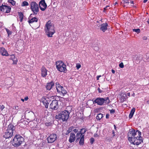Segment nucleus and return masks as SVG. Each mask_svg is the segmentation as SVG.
<instances>
[{"label": "nucleus", "mask_w": 149, "mask_h": 149, "mask_svg": "<svg viewBox=\"0 0 149 149\" xmlns=\"http://www.w3.org/2000/svg\"><path fill=\"white\" fill-rule=\"evenodd\" d=\"M45 31L49 37H52L53 35L55 33L54 25L50 21H49L46 23L45 27Z\"/></svg>", "instance_id": "1"}, {"label": "nucleus", "mask_w": 149, "mask_h": 149, "mask_svg": "<svg viewBox=\"0 0 149 149\" xmlns=\"http://www.w3.org/2000/svg\"><path fill=\"white\" fill-rule=\"evenodd\" d=\"M70 113L65 110L60 112L56 116V119L62 120L63 121H66L69 116Z\"/></svg>", "instance_id": "2"}, {"label": "nucleus", "mask_w": 149, "mask_h": 149, "mask_svg": "<svg viewBox=\"0 0 149 149\" xmlns=\"http://www.w3.org/2000/svg\"><path fill=\"white\" fill-rule=\"evenodd\" d=\"M23 138L19 135H16L11 141L12 145L15 147H17L20 146L24 141Z\"/></svg>", "instance_id": "3"}, {"label": "nucleus", "mask_w": 149, "mask_h": 149, "mask_svg": "<svg viewBox=\"0 0 149 149\" xmlns=\"http://www.w3.org/2000/svg\"><path fill=\"white\" fill-rule=\"evenodd\" d=\"M56 68L61 72H65L67 71L66 65L61 61H58L56 62Z\"/></svg>", "instance_id": "4"}, {"label": "nucleus", "mask_w": 149, "mask_h": 149, "mask_svg": "<svg viewBox=\"0 0 149 149\" xmlns=\"http://www.w3.org/2000/svg\"><path fill=\"white\" fill-rule=\"evenodd\" d=\"M110 100L108 97L104 98H98L95 99L93 102V103H97L98 105H102L104 103L107 104H109Z\"/></svg>", "instance_id": "5"}, {"label": "nucleus", "mask_w": 149, "mask_h": 149, "mask_svg": "<svg viewBox=\"0 0 149 149\" xmlns=\"http://www.w3.org/2000/svg\"><path fill=\"white\" fill-rule=\"evenodd\" d=\"M140 137H128V139L129 141L134 145H138L143 142V140L142 139H139Z\"/></svg>", "instance_id": "6"}, {"label": "nucleus", "mask_w": 149, "mask_h": 149, "mask_svg": "<svg viewBox=\"0 0 149 149\" xmlns=\"http://www.w3.org/2000/svg\"><path fill=\"white\" fill-rule=\"evenodd\" d=\"M30 8L34 14H38L39 11V6L35 2L33 1L31 3Z\"/></svg>", "instance_id": "7"}, {"label": "nucleus", "mask_w": 149, "mask_h": 149, "mask_svg": "<svg viewBox=\"0 0 149 149\" xmlns=\"http://www.w3.org/2000/svg\"><path fill=\"white\" fill-rule=\"evenodd\" d=\"M57 136L55 134H52L47 138V142L49 143H52L54 142L57 139Z\"/></svg>", "instance_id": "8"}, {"label": "nucleus", "mask_w": 149, "mask_h": 149, "mask_svg": "<svg viewBox=\"0 0 149 149\" xmlns=\"http://www.w3.org/2000/svg\"><path fill=\"white\" fill-rule=\"evenodd\" d=\"M50 107L51 109L56 110L58 108V102L56 100H53L50 104Z\"/></svg>", "instance_id": "9"}, {"label": "nucleus", "mask_w": 149, "mask_h": 149, "mask_svg": "<svg viewBox=\"0 0 149 149\" xmlns=\"http://www.w3.org/2000/svg\"><path fill=\"white\" fill-rule=\"evenodd\" d=\"M39 6L42 11H44L45 10L47 5L44 0H42L39 2Z\"/></svg>", "instance_id": "10"}, {"label": "nucleus", "mask_w": 149, "mask_h": 149, "mask_svg": "<svg viewBox=\"0 0 149 149\" xmlns=\"http://www.w3.org/2000/svg\"><path fill=\"white\" fill-rule=\"evenodd\" d=\"M28 122L26 120H24L23 119L21 120H20L19 121L18 123V124L22 127H26V125H28Z\"/></svg>", "instance_id": "11"}, {"label": "nucleus", "mask_w": 149, "mask_h": 149, "mask_svg": "<svg viewBox=\"0 0 149 149\" xmlns=\"http://www.w3.org/2000/svg\"><path fill=\"white\" fill-rule=\"evenodd\" d=\"M15 127L11 124H10L8 127V128L6 130L7 132H11L13 134L14 132L15 131Z\"/></svg>", "instance_id": "12"}, {"label": "nucleus", "mask_w": 149, "mask_h": 149, "mask_svg": "<svg viewBox=\"0 0 149 149\" xmlns=\"http://www.w3.org/2000/svg\"><path fill=\"white\" fill-rule=\"evenodd\" d=\"M2 6L3 8L1 9L2 12H5L6 13H8L10 12L11 8L9 6H3V5Z\"/></svg>", "instance_id": "13"}, {"label": "nucleus", "mask_w": 149, "mask_h": 149, "mask_svg": "<svg viewBox=\"0 0 149 149\" xmlns=\"http://www.w3.org/2000/svg\"><path fill=\"white\" fill-rule=\"evenodd\" d=\"M107 26L108 24L106 23L102 24L100 26V30L103 32H104L107 29Z\"/></svg>", "instance_id": "14"}, {"label": "nucleus", "mask_w": 149, "mask_h": 149, "mask_svg": "<svg viewBox=\"0 0 149 149\" xmlns=\"http://www.w3.org/2000/svg\"><path fill=\"white\" fill-rule=\"evenodd\" d=\"M75 139V134L73 133H71L69 140V142L71 143H72L74 141Z\"/></svg>", "instance_id": "15"}, {"label": "nucleus", "mask_w": 149, "mask_h": 149, "mask_svg": "<svg viewBox=\"0 0 149 149\" xmlns=\"http://www.w3.org/2000/svg\"><path fill=\"white\" fill-rule=\"evenodd\" d=\"M41 75L43 77H45L47 75V70L44 67H42L41 69Z\"/></svg>", "instance_id": "16"}, {"label": "nucleus", "mask_w": 149, "mask_h": 149, "mask_svg": "<svg viewBox=\"0 0 149 149\" xmlns=\"http://www.w3.org/2000/svg\"><path fill=\"white\" fill-rule=\"evenodd\" d=\"M0 52L3 56H8V55L5 49L3 47H1L0 48Z\"/></svg>", "instance_id": "17"}, {"label": "nucleus", "mask_w": 149, "mask_h": 149, "mask_svg": "<svg viewBox=\"0 0 149 149\" xmlns=\"http://www.w3.org/2000/svg\"><path fill=\"white\" fill-rule=\"evenodd\" d=\"M54 85V84L53 82L52 81L47 83L46 86V88L47 90H50Z\"/></svg>", "instance_id": "18"}, {"label": "nucleus", "mask_w": 149, "mask_h": 149, "mask_svg": "<svg viewBox=\"0 0 149 149\" xmlns=\"http://www.w3.org/2000/svg\"><path fill=\"white\" fill-rule=\"evenodd\" d=\"M13 135L11 133L8 132H6L3 135V137L6 139H7L11 137Z\"/></svg>", "instance_id": "19"}, {"label": "nucleus", "mask_w": 149, "mask_h": 149, "mask_svg": "<svg viewBox=\"0 0 149 149\" xmlns=\"http://www.w3.org/2000/svg\"><path fill=\"white\" fill-rule=\"evenodd\" d=\"M136 135V132L135 130L133 129H132L130 130V132L128 133V135L129 137H132Z\"/></svg>", "instance_id": "20"}, {"label": "nucleus", "mask_w": 149, "mask_h": 149, "mask_svg": "<svg viewBox=\"0 0 149 149\" xmlns=\"http://www.w3.org/2000/svg\"><path fill=\"white\" fill-rule=\"evenodd\" d=\"M56 86L57 91L58 93H60V91H61V89L63 87V86H61L58 83H56Z\"/></svg>", "instance_id": "21"}, {"label": "nucleus", "mask_w": 149, "mask_h": 149, "mask_svg": "<svg viewBox=\"0 0 149 149\" xmlns=\"http://www.w3.org/2000/svg\"><path fill=\"white\" fill-rule=\"evenodd\" d=\"M29 117L32 120L34 119V113L32 112H29L28 114Z\"/></svg>", "instance_id": "22"}, {"label": "nucleus", "mask_w": 149, "mask_h": 149, "mask_svg": "<svg viewBox=\"0 0 149 149\" xmlns=\"http://www.w3.org/2000/svg\"><path fill=\"white\" fill-rule=\"evenodd\" d=\"M10 59L13 61V64H15L17 63V58H15V55L14 54H12L11 55Z\"/></svg>", "instance_id": "23"}, {"label": "nucleus", "mask_w": 149, "mask_h": 149, "mask_svg": "<svg viewBox=\"0 0 149 149\" xmlns=\"http://www.w3.org/2000/svg\"><path fill=\"white\" fill-rule=\"evenodd\" d=\"M38 21V19L36 17H34L32 18L31 19L28 21V22L30 23H32L34 22H37Z\"/></svg>", "instance_id": "24"}, {"label": "nucleus", "mask_w": 149, "mask_h": 149, "mask_svg": "<svg viewBox=\"0 0 149 149\" xmlns=\"http://www.w3.org/2000/svg\"><path fill=\"white\" fill-rule=\"evenodd\" d=\"M142 60V57L140 56H138L135 60V62L137 64H139Z\"/></svg>", "instance_id": "25"}, {"label": "nucleus", "mask_w": 149, "mask_h": 149, "mask_svg": "<svg viewBox=\"0 0 149 149\" xmlns=\"http://www.w3.org/2000/svg\"><path fill=\"white\" fill-rule=\"evenodd\" d=\"M135 111V109L134 108H132V110H131L130 113L129 115V118H131L132 117Z\"/></svg>", "instance_id": "26"}, {"label": "nucleus", "mask_w": 149, "mask_h": 149, "mask_svg": "<svg viewBox=\"0 0 149 149\" xmlns=\"http://www.w3.org/2000/svg\"><path fill=\"white\" fill-rule=\"evenodd\" d=\"M84 135H82L81 136L79 142V143L80 145H82L84 143Z\"/></svg>", "instance_id": "27"}, {"label": "nucleus", "mask_w": 149, "mask_h": 149, "mask_svg": "<svg viewBox=\"0 0 149 149\" xmlns=\"http://www.w3.org/2000/svg\"><path fill=\"white\" fill-rule=\"evenodd\" d=\"M44 104L45 105V107L46 108H47L48 107V103L47 102V101L45 99H44V100L42 101Z\"/></svg>", "instance_id": "28"}, {"label": "nucleus", "mask_w": 149, "mask_h": 149, "mask_svg": "<svg viewBox=\"0 0 149 149\" xmlns=\"http://www.w3.org/2000/svg\"><path fill=\"white\" fill-rule=\"evenodd\" d=\"M103 117V114L101 113L98 114L96 117V118L97 120H100Z\"/></svg>", "instance_id": "29"}, {"label": "nucleus", "mask_w": 149, "mask_h": 149, "mask_svg": "<svg viewBox=\"0 0 149 149\" xmlns=\"http://www.w3.org/2000/svg\"><path fill=\"white\" fill-rule=\"evenodd\" d=\"M86 130L84 128L82 129L81 130V131L79 133H80L81 134V136H82L83 135V134H84L86 131Z\"/></svg>", "instance_id": "30"}, {"label": "nucleus", "mask_w": 149, "mask_h": 149, "mask_svg": "<svg viewBox=\"0 0 149 149\" xmlns=\"http://www.w3.org/2000/svg\"><path fill=\"white\" fill-rule=\"evenodd\" d=\"M29 5L28 2L26 1H24L22 2V3L21 6H27Z\"/></svg>", "instance_id": "31"}, {"label": "nucleus", "mask_w": 149, "mask_h": 149, "mask_svg": "<svg viewBox=\"0 0 149 149\" xmlns=\"http://www.w3.org/2000/svg\"><path fill=\"white\" fill-rule=\"evenodd\" d=\"M82 136H81L80 133H78L76 135L77 140L76 141H78L79 139H80Z\"/></svg>", "instance_id": "32"}, {"label": "nucleus", "mask_w": 149, "mask_h": 149, "mask_svg": "<svg viewBox=\"0 0 149 149\" xmlns=\"http://www.w3.org/2000/svg\"><path fill=\"white\" fill-rule=\"evenodd\" d=\"M19 18H20V21H22L23 19V15L21 12L19 13Z\"/></svg>", "instance_id": "33"}, {"label": "nucleus", "mask_w": 149, "mask_h": 149, "mask_svg": "<svg viewBox=\"0 0 149 149\" xmlns=\"http://www.w3.org/2000/svg\"><path fill=\"white\" fill-rule=\"evenodd\" d=\"M133 32H135L137 33H139L140 32V30L139 29H133L132 30Z\"/></svg>", "instance_id": "34"}, {"label": "nucleus", "mask_w": 149, "mask_h": 149, "mask_svg": "<svg viewBox=\"0 0 149 149\" xmlns=\"http://www.w3.org/2000/svg\"><path fill=\"white\" fill-rule=\"evenodd\" d=\"M8 2L10 3L13 5H14L15 4V1L13 0H8Z\"/></svg>", "instance_id": "35"}, {"label": "nucleus", "mask_w": 149, "mask_h": 149, "mask_svg": "<svg viewBox=\"0 0 149 149\" xmlns=\"http://www.w3.org/2000/svg\"><path fill=\"white\" fill-rule=\"evenodd\" d=\"M62 93L63 95H64L66 93V91L64 90V88L63 87L62 89H61V91L60 92Z\"/></svg>", "instance_id": "36"}, {"label": "nucleus", "mask_w": 149, "mask_h": 149, "mask_svg": "<svg viewBox=\"0 0 149 149\" xmlns=\"http://www.w3.org/2000/svg\"><path fill=\"white\" fill-rule=\"evenodd\" d=\"M5 29L6 30L8 36L9 35H11L12 34V32L10 31L8 29L6 28Z\"/></svg>", "instance_id": "37"}, {"label": "nucleus", "mask_w": 149, "mask_h": 149, "mask_svg": "<svg viewBox=\"0 0 149 149\" xmlns=\"http://www.w3.org/2000/svg\"><path fill=\"white\" fill-rule=\"evenodd\" d=\"M81 67V65L79 63H77L76 64V67L77 70H78Z\"/></svg>", "instance_id": "38"}, {"label": "nucleus", "mask_w": 149, "mask_h": 149, "mask_svg": "<svg viewBox=\"0 0 149 149\" xmlns=\"http://www.w3.org/2000/svg\"><path fill=\"white\" fill-rule=\"evenodd\" d=\"M73 129V127H71L69 128L68 130V132L70 133L72 131Z\"/></svg>", "instance_id": "39"}, {"label": "nucleus", "mask_w": 149, "mask_h": 149, "mask_svg": "<svg viewBox=\"0 0 149 149\" xmlns=\"http://www.w3.org/2000/svg\"><path fill=\"white\" fill-rule=\"evenodd\" d=\"M119 66L121 68H123L124 67L123 63H120L119 64Z\"/></svg>", "instance_id": "40"}, {"label": "nucleus", "mask_w": 149, "mask_h": 149, "mask_svg": "<svg viewBox=\"0 0 149 149\" xmlns=\"http://www.w3.org/2000/svg\"><path fill=\"white\" fill-rule=\"evenodd\" d=\"M94 49L96 51H98L99 50L98 47L96 46L93 47Z\"/></svg>", "instance_id": "41"}, {"label": "nucleus", "mask_w": 149, "mask_h": 149, "mask_svg": "<svg viewBox=\"0 0 149 149\" xmlns=\"http://www.w3.org/2000/svg\"><path fill=\"white\" fill-rule=\"evenodd\" d=\"M110 111V113L111 114H113L115 112V110L113 109H112L111 110H109Z\"/></svg>", "instance_id": "42"}, {"label": "nucleus", "mask_w": 149, "mask_h": 149, "mask_svg": "<svg viewBox=\"0 0 149 149\" xmlns=\"http://www.w3.org/2000/svg\"><path fill=\"white\" fill-rule=\"evenodd\" d=\"M90 140L91 143L92 144L94 141V138H92Z\"/></svg>", "instance_id": "43"}, {"label": "nucleus", "mask_w": 149, "mask_h": 149, "mask_svg": "<svg viewBox=\"0 0 149 149\" xmlns=\"http://www.w3.org/2000/svg\"><path fill=\"white\" fill-rule=\"evenodd\" d=\"M4 108V106L3 105H0V109H1V111Z\"/></svg>", "instance_id": "44"}, {"label": "nucleus", "mask_w": 149, "mask_h": 149, "mask_svg": "<svg viewBox=\"0 0 149 149\" xmlns=\"http://www.w3.org/2000/svg\"><path fill=\"white\" fill-rule=\"evenodd\" d=\"M109 7V6H106L105 8H104V11L105 12L106 10L107 9H108V8Z\"/></svg>", "instance_id": "45"}, {"label": "nucleus", "mask_w": 149, "mask_h": 149, "mask_svg": "<svg viewBox=\"0 0 149 149\" xmlns=\"http://www.w3.org/2000/svg\"><path fill=\"white\" fill-rule=\"evenodd\" d=\"M123 1V3H129V2L127 0H124Z\"/></svg>", "instance_id": "46"}, {"label": "nucleus", "mask_w": 149, "mask_h": 149, "mask_svg": "<svg viewBox=\"0 0 149 149\" xmlns=\"http://www.w3.org/2000/svg\"><path fill=\"white\" fill-rule=\"evenodd\" d=\"M137 132H138L139 134V137H141V132L139 131V130H137L136 132V133Z\"/></svg>", "instance_id": "47"}, {"label": "nucleus", "mask_w": 149, "mask_h": 149, "mask_svg": "<svg viewBox=\"0 0 149 149\" xmlns=\"http://www.w3.org/2000/svg\"><path fill=\"white\" fill-rule=\"evenodd\" d=\"M143 39L144 40H146L147 39V37L146 36H144L143 38Z\"/></svg>", "instance_id": "48"}, {"label": "nucleus", "mask_w": 149, "mask_h": 149, "mask_svg": "<svg viewBox=\"0 0 149 149\" xmlns=\"http://www.w3.org/2000/svg\"><path fill=\"white\" fill-rule=\"evenodd\" d=\"M73 131L75 133H77L78 131V130L74 129L73 130Z\"/></svg>", "instance_id": "49"}, {"label": "nucleus", "mask_w": 149, "mask_h": 149, "mask_svg": "<svg viewBox=\"0 0 149 149\" xmlns=\"http://www.w3.org/2000/svg\"><path fill=\"white\" fill-rule=\"evenodd\" d=\"M28 97H25L24 98V100H25V101H27L28 100Z\"/></svg>", "instance_id": "50"}, {"label": "nucleus", "mask_w": 149, "mask_h": 149, "mask_svg": "<svg viewBox=\"0 0 149 149\" xmlns=\"http://www.w3.org/2000/svg\"><path fill=\"white\" fill-rule=\"evenodd\" d=\"M101 77V75H99L97 77V80H98L99 79V78Z\"/></svg>", "instance_id": "51"}, {"label": "nucleus", "mask_w": 149, "mask_h": 149, "mask_svg": "<svg viewBox=\"0 0 149 149\" xmlns=\"http://www.w3.org/2000/svg\"><path fill=\"white\" fill-rule=\"evenodd\" d=\"M109 115L108 114H107L106 115V118H109Z\"/></svg>", "instance_id": "52"}, {"label": "nucleus", "mask_w": 149, "mask_h": 149, "mask_svg": "<svg viewBox=\"0 0 149 149\" xmlns=\"http://www.w3.org/2000/svg\"><path fill=\"white\" fill-rule=\"evenodd\" d=\"M97 90H98L99 92L100 93H101L102 91L100 90L99 88H98Z\"/></svg>", "instance_id": "53"}, {"label": "nucleus", "mask_w": 149, "mask_h": 149, "mask_svg": "<svg viewBox=\"0 0 149 149\" xmlns=\"http://www.w3.org/2000/svg\"><path fill=\"white\" fill-rule=\"evenodd\" d=\"M94 137H98L99 136L97 134H95L94 135Z\"/></svg>", "instance_id": "54"}, {"label": "nucleus", "mask_w": 149, "mask_h": 149, "mask_svg": "<svg viewBox=\"0 0 149 149\" xmlns=\"http://www.w3.org/2000/svg\"><path fill=\"white\" fill-rule=\"evenodd\" d=\"M3 8V6L2 5L0 7V12L1 11H2V9Z\"/></svg>", "instance_id": "55"}, {"label": "nucleus", "mask_w": 149, "mask_h": 149, "mask_svg": "<svg viewBox=\"0 0 149 149\" xmlns=\"http://www.w3.org/2000/svg\"><path fill=\"white\" fill-rule=\"evenodd\" d=\"M111 72H112L114 74L115 72V70L113 69H112L111 70Z\"/></svg>", "instance_id": "56"}, {"label": "nucleus", "mask_w": 149, "mask_h": 149, "mask_svg": "<svg viewBox=\"0 0 149 149\" xmlns=\"http://www.w3.org/2000/svg\"><path fill=\"white\" fill-rule=\"evenodd\" d=\"M19 109V107L17 106H16L15 107V109Z\"/></svg>", "instance_id": "57"}, {"label": "nucleus", "mask_w": 149, "mask_h": 149, "mask_svg": "<svg viewBox=\"0 0 149 149\" xmlns=\"http://www.w3.org/2000/svg\"><path fill=\"white\" fill-rule=\"evenodd\" d=\"M127 95L128 96H130V93H127Z\"/></svg>", "instance_id": "58"}, {"label": "nucleus", "mask_w": 149, "mask_h": 149, "mask_svg": "<svg viewBox=\"0 0 149 149\" xmlns=\"http://www.w3.org/2000/svg\"><path fill=\"white\" fill-rule=\"evenodd\" d=\"M70 133L69 132H68V131H67V132H66V133H65V134L66 135H67L68 134Z\"/></svg>", "instance_id": "59"}, {"label": "nucleus", "mask_w": 149, "mask_h": 149, "mask_svg": "<svg viewBox=\"0 0 149 149\" xmlns=\"http://www.w3.org/2000/svg\"><path fill=\"white\" fill-rule=\"evenodd\" d=\"M148 0H143V2L144 3H146Z\"/></svg>", "instance_id": "60"}, {"label": "nucleus", "mask_w": 149, "mask_h": 149, "mask_svg": "<svg viewBox=\"0 0 149 149\" xmlns=\"http://www.w3.org/2000/svg\"><path fill=\"white\" fill-rule=\"evenodd\" d=\"M113 136H114L115 134H114V132L113 131Z\"/></svg>", "instance_id": "61"}, {"label": "nucleus", "mask_w": 149, "mask_h": 149, "mask_svg": "<svg viewBox=\"0 0 149 149\" xmlns=\"http://www.w3.org/2000/svg\"><path fill=\"white\" fill-rule=\"evenodd\" d=\"M114 129L115 130H116V126L115 125H114Z\"/></svg>", "instance_id": "62"}, {"label": "nucleus", "mask_w": 149, "mask_h": 149, "mask_svg": "<svg viewBox=\"0 0 149 149\" xmlns=\"http://www.w3.org/2000/svg\"><path fill=\"white\" fill-rule=\"evenodd\" d=\"M21 100L22 101H23V102H24V99H21Z\"/></svg>", "instance_id": "63"}, {"label": "nucleus", "mask_w": 149, "mask_h": 149, "mask_svg": "<svg viewBox=\"0 0 149 149\" xmlns=\"http://www.w3.org/2000/svg\"><path fill=\"white\" fill-rule=\"evenodd\" d=\"M147 22L148 24H149V18H148V19L147 21Z\"/></svg>", "instance_id": "64"}]
</instances>
